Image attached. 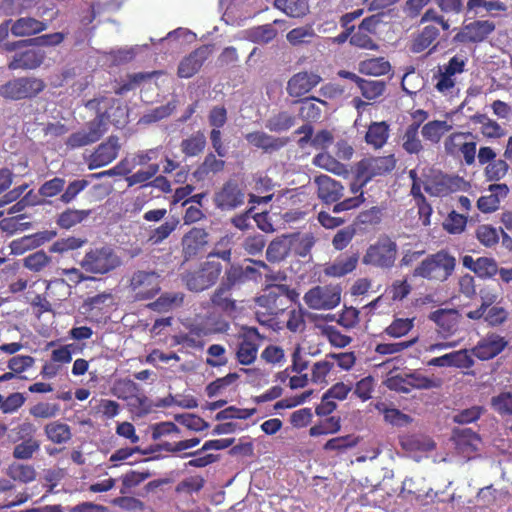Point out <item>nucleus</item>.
I'll use <instances>...</instances> for the list:
<instances>
[{
  "label": "nucleus",
  "instance_id": "1",
  "mask_svg": "<svg viewBox=\"0 0 512 512\" xmlns=\"http://www.w3.org/2000/svg\"><path fill=\"white\" fill-rule=\"evenodd\" d=\"M456 259L445 251H439L425 258L415 269L413 275L428 280L443 282L453 273Z\"/></svg>",
  "mask_w": 512,
  "mask_h": 512
},
{
  "label": "nucleus",
  "instance_id": "2",
  "mask_svg": "<svg viewBox=\"0 0 512 512\" xmlns=\"http://www.w3.org/2000/svg\"><path fill=\"white\" fill-rule=\"evenodd\" d=\"M398 246L391 238L380 237L374 244H371L363 258L365 265H370L380 269H391L397 259Z\"/></svg>",
  "mask_w": 512,
  "mask_h": 512
},
{
  "label": "nucleus",
  "instance_id": "3",
  "mask_svg": "<svg viewBox=\"0 0 512 512\" xmlns=\"http://www.w3.org/2000/svg\"><path fill=\"white\" fill-rule=\"evenodd\" d=\"M120 265V257L109 246L89 250L80 261L81 268L92 274H107Z\"/></svg>",
  "mask_w": 512,
  "mask_h": 512
},
{
  "label": "nucleus",
  "instance_id": "4",
  "mask_svg": "<svg viewBox=\"0 0 512 512\" xmlns=\"http://www.w3.org/2000/svg\"><path fill=\"white\" fill-rule=\"evenodd\" d=\"M109 118L110 115L107 112L98 110L97 116L85 128L68 137L66 145L76 149L97 142L108 131Z\"/></svg>",
  "mask_w": 512,
  "mask_h": 512
},
{
  "label": "nucleus",
  "instance_id": "5",
  "mask_svg": "<svg viewBox=\"0 0 512 512\" xmlns=\"http://www.w3.org/2000/svg\"><path fill=\"white\" fill-rule=\"evenodd\" d=\"M264 337L255 327H244L239 333L235 347V358L240 365H252L258 355Z\"/></svg>",
  "mask_w": 512,
  "mask_h": 512
},
{
  "label": "nucleus",
  "instance_id": "6",
  "mask_svg": "<svg viewBox=\"0 0 512 512\" xmlns=\"http://www.w3.org/2000/svg\"><path fill=\"white\" fill-rule=\"evenodd\" d=\"M46 87L43 80L36 77H20L8 81L0 87V95L10 100L36 97Z\"/></svg>",
  "mask_w": 512,
  "mask_h": 512
},
{
  "label": "nucleus",
  "instance_id": "7",
  "mask_svg": "<svg viewBox=\"0 0 512 512\" xmlns=\"http://www.w3.org/2000/svg\"><path fill=\"white\" fill-rule=\"evenodd\" d=\"M128 288L135 300L151 299L160 291V275L155 271H135Z\"/></svg>",
  "mask_w": 512,
  "mask_h": 512
},
{
  "label": "nucleus",
  "instance_id": "8",
  "mask_svg": "<svg viewBox=\"0 0 512 512\" xmlns=\"http://www.w3.org/2000/svg\"><path fill=\"white\" fill-rule=\"evenodd\" d=\"M222 271V266L216 261H207L201 269L188 272L183 276V281L188 290L201 292L216 283Z\"/></svg>",
  "mask_w": 512,
  "mask_h": 512
},
{
  "label": "nucleus",
  "instance_id": "9",
  "mask_svg": "<svg viewBox=\"0 0 512 512\" xmlns=\"http://www.w3.org/2000/svg\"><path fill=\"white\" fill-rule=\"evenodd\" d=\"M303 300L311 309L331 310L340 303L341 290L337 286H315L305 293Z\"/></svg>",
  "mask_w": 512,
  "mask_h": 512
},
{
  "label": "nucleus",
  "instance_id": "10",
  "mask_svg": "<svg viewBox=\"0 0 512 512\" xmlns=\"http://www.w3.org/2000/svg\"><path fill=\"white\" fill-rule=\"evenodd\" d=\"M246 193L241 184L229 179L214 195V203L222 211L235 210L245 203Z\"/></svg>",
  "mask_w": 512,
  "mask_h": 512
},
{
  "label": "nucleus",
  "instance_id": "11",
  "mask_svg": "<svg viewBox=\"0 0 512 512\" xmlns=\"http://www.w3.org/2000/svg\"><path fill=\"white\" fill-rule=\"evenodd\" d=\"M395 165L393 155L364 159L358 165V180L365 185L373 177L391 172Z\"/></svg>",
  "mask_w": 512,
  "mask_h": 512
},
{
  "label": "nucleus",
  "instance_id": "12",
  "mask_svg": "<svg viewBox=\"0 0 512 512\" xmlns=\"http://www.w3.org/2000/svg\"><path fill=\"white\" fill-rule=\"evenodd\" d=\"M120 149L119 138L114 135L110 136L89 155L87 158L88 169L94 170L110 164L117 158Z\"/></svg>",
  "mask_w": 512,
  "mask_h": 512
},
{
  "label": "nucleus",
  "instance_id": "13",
  "mask_svg": "<svg viewBox=\"0 0 512 512\" xmlns=\"http://www.w3.org/2000/svg\"><path fill=\"white\" fill-rule=\"evenodd\" d=\"M496 28L489 20H476L463 26L455 35L454 40L461 43H480L485 41Z\"/></svg>",
  "mask_w": 512,
  "mask_h": 512
},
{
  "label": "nucleus",
  "instance_id": "14",
  "mask_svg": "<svg viewBox=\"0 0 512 512\" xmlns=\"http://www.w3.org/2000/svg\"><path fill=\"white\" fill-rule=\"evenodd\" d=\"M400 495L402 497H406V495L413 496L416 501L421 502L423 505H427L434 501L438 496V493L434 492L433 489L428 486L424 477L414 476L406 477L404 479Z\"/></svg>",
  "mask_w": 512,
  "mask_h": 512
},
{
  "label": "nucleus",
  "instance_id": "15",
  "mask_svg": "<svg viewBox=\"0 0 512 512\" xmlns=\"http://www.w3.org/2000/svg\"><path fill=\"white\" fill-rule=\"evenodd\" d=\"M508 341L496 333H488L469 351L481 361H487L498 356L506 347Z\"/></svg>",
  "mask_w": 512,
  "mask_h": 512
},
{
  "label": "nucleus",
  "instance_id": "16",
  "mask_svg": "<svg viewBox=\"0 0 512 512\" xmlns=\"http://www.w3.org/2000/svg\"><path fill=\"white\" fill-rule=\"evenodd\" d=\"M429 319L436 324V331L443 339L453 336L458 331L459 314L454 309H438L430 313Z\"/></svg>",
  "mask_w": 512,
  "mask_h": 512
},
{
  "label": "nucleus",
  "instance_id": "17",
  "mask_svg": "<svg viewBox=\"0 0 512 512\" xmlns=\"http://www.w3.org/2000/svg\"><path fill=\"white\" fill-rule=\"evenodd\" d=\"M322 78L314 72L302 71L294 74L287 82V93L289 96L299 98L316 87Z\"/></svg>",
  "mask_w": 512,
  "mask_h": 512
},
{
  "label": "nucleus",
  "instance_id": "18",
  "mask_svg": "<svg viewBox=\"0 0 512 512\" xmlns=\"http://www.w3.org/2000/svg\"><path fill=\"white\" fill-rule=\"evenodd\" d=\"M249 145L262 150L264 153L272 154L285 147L288 143L286 137H275L264 131H253L245 135Z\"/></svg>",
  "mask_w": 512,
  "mask_h": 512
},
{
  "label": "nucleus",
  "instance_id": "19",
  "mask_svg": "<svg viewBox=\"0 0 512 512\" xmlns=\"http://www.w3.org/2000/svg\"><path fill=\"white\" fill-rule=\"evenodd\" d=\"M474 359L469 350L462 349L435 357L427 362L428 366L435 367H455L459 369H469L474 366Z\"/></svg>",
  "mask_w": 512,
  "mask_h": 512
},
{
  "label": "nucleus",
  "instance_id": "20",
  "mask_svg": "<svg viewBox=\"0 0 512 512\" xmlns=\"http://www.w3.org/2000/svg\"><path fill=\"white\" fill-rule=\"evenodd\" d=\"M317 195L326 204L336 203L343 196L344 187L340 182L327 175H319L314 180Z\"/></svg>",
  "mask_w": 512,
  "mask_h": 512
},
{
  "label": "nucleus",
  "instance_id": "21",
  "mask_svg": "<svg viewBox=\"0 0 512 512\" xmlns=\"http://www.w3.org/2000/svg\"><path fill=\"white\" fill-rule=\"evenodd\" d=\"M209 55V48L201 46L185 57L178 66V76L181 78H190L196 74L202 67L204 61Z\"/></svg>",
  "mask_w": 512,
  "mask_h": 512
},
{
  "label": "nucleus",
  "instance_id": "22",
  "mask_svg": "<svg viewBox=\"0 0 512 512\" xmlns=\"http://www.w3.org/2000/svg\"><path fill=\"white\" fill-rule=\"evenodd\" d=\"M358 261V253L341 254L325 267L324 273L330 277H343L355 270Z\"/></svg>",
  "mask_w": 512,
  "mask_h": 512
},
{
  "label": "nucleus",
  "instance_id": "23",
  "mask_svg": "<svg viewBox=\"0 0 512 512\" xmlns=\"http://www.w3.org/2000/svg\"><path fill=\"white\" fill-rule=\"evenodd\" d=\"M44 58L45 53L43 51L36 49H28L23 52L15 53L8 67L11 70L35 69L42 64Z\"/></svg>",
  "mask_w": 512,
  "mask_h": 512
},
{
  "label": "nucleus",
  "instance_id": "24",
  "mask_svg": "<svg viewBox=\"0 0 512 512\" xmlns=\"http://www.w3.org/2000/svg\"><path fill=\"white\" fill-rule=\"evenodd\" d=\"M464 184V180L458 176L445 175L425 185V191L432 196H445L461 189Z\"/></svg>",
  "mask_w": 512,
  "mask_h": 512
},
{
  "label": "nucleus",
  "instance_id": "25",
  "mask_svg": "<svg viewBox=\"0 0 512 512\" xmlns=\"http://www.w3.org/2000/svg\"><path fill=\"white\" fill-rule=\"evenodd\" d=\"M402 149L410 155H418L424 151V144L419 135L417 124H409L400 135Z\"/></svg>",
  "mask_w": 512,
  "mask_h": 512
},
{
  "label": "nucleus",
  "instance_id": "26",
  "mask_svg": "<svg viewBox=\"0 0 512 512\" xmlns=\"http://www.w3.org/2000/svg\"><path fill=\"white\" fill-rule=\"evenodd\" d=\"M452 129V125L444 120H432L421 127V135L427 142L438 144L442 137Z\"/></svg>",
  "mask_w": 512,
  "mask_h": 512
},
{
  "label": "nucleus",
  "instance_id": "27",
  "mask_svg": "<svg viewBox=\"0 0 512 512\" xmlns=\"http://www.w3.org/2000/svg\"><path fill=\"white\" fill-rule=\"evenodd\" d=\"M327 102L315 97H308L300 101L299 116L307 121H317L321 118L323 107Z\"/></svg>",
  "mask_w": 512,
  "mask_h": 512
},
{
  "label": "nucleus",
  "instance_id": "28",
  "mask_svg": "<svg viewBox=\"0 0 512 512\" xmlns=\"http://www.w3.org/2000/svg\"><path fill=\"white\" fill-rule=\"evenodd\" d=\"M457 447L462 452L478 450L481 442L480 436L470 428L455 429L453 432Z\"/></svg>",
  "mask_w": 512,
  "mask_h": 512
},
{
  "label": "nucleus",
  "instance_id": "29",
  "mask_svg": "<svg viewBox=\"0 0 512 512\" xmlns=\"http://www.w3.org/2000/svg\"><path fill=\"white\" fill-rule=\"evenodd\" d=\"M184 301L182 292H165L148 307L153 311L163 313L180 307Z\"/></svg>",
  "mask_w": 512,
  "mask_h": 512
},
{
  "label": "nucleus",
  "instance_id": "30",
  "mask_svg": "<svg viewBox=\"0 0 512 512\" xmlns=\"http://www.w3.org/2000/svg\"><path fill=\"white\" fill-rule=\"evenodd\" d=\"M44 433L48 440L54 444H65L72 438L69 425L60 421H53L44 426Z\"/></svg>",
  "mask_w": 512,
  "mask_h": 512
},
{
  "label": "nucleus",
  "instance_id": "31",
  "mask_svg": "<svg viewBox=\"0 0 512 512\" xmlns=\"http://www.w3.org/2000/svg\"><path fill=\"white\" fill-rule=\"evenodd\" d=\"M47 25L44 22L30 17L20 18L11 27V33L15 36H29L44 31Z\"/></svg>",
  "mask_w": 512,
  "mask_h": 512
},
{
  "label": "nucleus",
  "instance_id": "32",
  "mask_svg": "<svg viewBox=\"0 0 512 512\" xmlns=\"http://www.w3.org/2000/svg\"><path fill=\"white\" fill-rule=\"evenodd\" d=\"M388 137L389 126L386 122H374L369 126L365 140L369 145L378 149L385 145Z\"/></svg>",
  "mask_w": 512,
  "mask_h": 512
},
{
  "label": "nucleus",
  "instance_id": "33",
  "mask_svg": "<svg viewBox=\"0 0 512 512\" xmlns=\"http://www.w3.org/2000/svg\"><path fill=\"white\" fill-rule=\"evenodd\" d=\"M295 124V117L287 111H281L277 114L270 116L265 121V127L276 133H281L289 130Z\"/></svg>",
  "mask_w": 512,
  "mask_h": 512
},
{
  "label": "nucleus",
  "instance_id": "34",
  "mask_svg": "<svg viewBox=\"0 0 512 512\" xmlns=\"http://www.w3.org/2000/svg\"><path fill=\"white\" fill-rule=\"evenodd\" d=\"M274 6L294 18L306 15L309 10L307 0H275Z\"/></svg>",
  "mask_w": 512,
  "mask_h": 512
},
{
  "label": "nucleus",
  "instance_id": "35",
  "mask_svg": "<svg viewBox=\"0 0 512 512\" xmlns=\"http://www.w3.org/2000/svg\"><path fill=\"white\" fill-rule=\"evenodd\" d=\"M439 36V30L434 25L425 26L420 34L415 37L411 50L414 53L423 52L427 49Z\"/></svg>",
  "mask_w": 512,
  "mask_h": 512
},
{
  "label": "nucleus",
  "instance_id": "36",
  "mask_svg": "<svg viewBox=\"0 0 512 512\" xmlns=\"http://www.w3.org/2000/svg\"><path fill=\"white\" fill-rule=\"evenodd\" d=\"M277 35L276 29L272 24H265L247 29L245 37L254 43L266 44L272 41Z\"/></svg>",
  "mask_w": 512,
  "mask_h": 512
},
{
  "label": "nucleus",
  "instance_id": "37",
  "mask_svg": "<svg viewBox=\"0 0 512 512\" xmlns=\"http://www.w3.org/2000/svg\"><path fill=\"white\" fill-rule=\"evenodd\" d=\"M402 381L417 389H432L441 386V380L439 378L428 377L419 371L407 374Z\"/></svg>",
  "mask_w": 512,
  "mask_h": 512
},
{
  "label": "nucleus",
  "instance_id": "38",
  "mask_svg": "<svg viewBox=\"0 0 512 512\" xmlns=\"http://www.w3.org/2000/svg\"><path fill=\"white\" fill-rule=\"evenodd\" d=\"M313 164L336 175L348 173L346 166L327 153H319L313 158Z\"/></svg>",
  "mask_w": 512,
  "mask_h": 512
},
{
  "label": "nucleus",
  "instance_id": "39",
  "mask_svg": "<svg viewBox=\"0 0 512 512\" xmlns=\"http://www.w3.org/2000/svg\"><path fill=\"white\" fill-rule=\"evenodd\" d=\"M506 4L494 0H467V12H474L475 15H482V11L488 13L506 10Z\"/></svg>",
  "mask_w": 512,
  "mask_h": 512
},
{
  "label": "nucleus",
  "instance_id": "40",
  "mask_svg": "<svg viewBox=\"0 0 512 512\" xmlns=\"http://www.w3.org/2000/svg\"><path fill=\"white\" fill-rule=\"evenodd\" d=\"M189 330L192 335L202 338L222 331L223 329L209 318L197 317L189 325Z\"/></svg>",
  "mask_w": 512,
  "mask_h": 512
},
{
  "label": "nucleus",
  "instance_id": "41",
  "mask_svg": "<svg viewBox=\"0 0 512 512\" xmlns=\"http://www.w3.org/2000/svg\"><path fill=\"white\" fill-rule=\"evenodd\" d=\"M181 151L189 157L197 156L206 146V137L204 133L198 131L181 142Z\"/></svg>",
  "mask_w": 512,
  "mask_h": 512
},
{
  "label": "nucleus",
  "instance_id": "42",
  "mask_svg": "<svg viewBox=\"0 0 512 512\" xmlns=\"http://www.w3.org/2000/svg\"><path fill=\"white\" fill-rule=\"evenodd\" d=\"M208 234L204 229L194 228L183 238V244L189 253H196L203 248L208 240Z\"/></svg>",
  "mask_w": 512,
  "mask_h": 512
},
{
  "label": "nucleus",
  "instance_id": "43",
  "mask_svg": "<svg viewBox=\"0 0 512 512\" xmlns=\"http://www.w3.org/2000/svg\"><path fill=\"white\" fill-rule=\"evenodd\" d=\"M490 405L500 416H512V391H502L492 396Z\"/></svg>",
  "mask_w": 512,
  "mask_h": 512
},
{
  "label": "nucleus",
  "instance_id": "44",
  "mask_svg": "<svg viewBox=\"0 0 512 512\" xmlns=\"http://www.w3.org/2000/svg\"><path fill=\"white\" fill-rule=\"evenodd\" d=\"M477 240L485 247L495 246L500 239V228L497 229L488 224L479 225L475 231Z\"/></svg>",
  "mask_w": 512,
  "mask_h": 512
},
{
  "label": "nucleus",
  "instance_id": "45",
  "mask_svg": "<svg viewBox=\"0 0 512 512\" xmlns=\"http://www.w3.org/2000/svg\"><path fill=\"white\" fill-rule=\"evenodd\" d=\"M358 87L363 97L368 100H374L384 93L386 82L383 80H367L362 78V80H359Z\"/></svg>",
  "mask_w": 512,
  "mask_h": 512
},
{
  "label": "nucleus",
  "instance_id": "46",
  "mask_svg": "<svg viewBox=\"0 0 512 512\" xmlns=\"http://www.w3.org/2000/svg\"><path fill=\"white\" fill-rule=\"evenodd\" d=\"M90 214V210L67 209L57 219V224L64 229H70L81 223Z\"/></svg>",
  "mask_w": 512,
  "mask_h": 512
},
{
  "label": "nucleus",
  "instance_id": "47",
  "mask_svg": "<svg viewBox=\"0 0 512 512\" xmlns=\"http://www.w3.org/2000/svg\"><path fill=\"white\" fill-rule=\"evenodd\" d=\"M42 234L24 236L20 239L13 240L10 247L15 255L23 254L25 251L39 246L44 240H47Z\"/></svg>",
  "mask_w": 512,
  "mask_h": 512
},
{
  "label": "nucleus",
  "instance_id": "48",
  "mask_svg": "<svg viewBox=\"0 0 512 512\" xmlns=\"http://www.w3.org/2000/svg\"><path fill=\"white\" fill-rule=\"evenodd\" d=\"M289 252V246L285 238H276L270 242L266 250V258L269 262L282 261Z\"/></svg>",
  "mask_w": 512,
  "mask_h": 512
},
{
  "label": "nucleus",
  "instance_id": "49",
  "mask_svg": "<svg viewBox=\"0 0 512 512\" xmlns=\"http://www.w3.org/2000/svg\"><path fill=\"white\" fill-rule=\"evenodd\" d=\"M211 301L214 306L220 308L228 315H232L236 311L235 301L229 296V290L219 288L213 293Z\"/></svg>",
  "mask_w": 512,
  "mask_h": 512
},
{
  "label": "nucleus",
  "instance_id": "50",
  "mask_svg": "<svg viewBox=\"0 0 512 512\" xmlns=\"http://www.w3.org/2000/svg\"><path fill=\"white\" fill-rule=\"evenodd\" d=\"M39 449L40 442L34 438H28L14 447L13 457L18 460H29Z\"/></svg>",
  "mask_w": 512,
  "mask_h": 512
},
{
  "label": "nucleus",
  "instance_id": "51",
  "mask_svg": "<svg viewBox=\"0 0 512 512\" xmlns=\"http://www.w3.org/2000/svg\"><path fill=\"white\" fill-rule=\"evenodd\" d=\"M414 326V318H396L385 328L384 333L393 338L408 334Z\"/></svg>",
  "mask_w": 512,
  "mask_h": 512
},
{
  "label": "nucleus",
  "instance_id": "52",
  "mask_svg": "<svg viewBox=\"0 0 512 512\" xmlns=\"http://www.w3.org/2000/svg\"><path fill=\"white\" fill-rule=\"evenodd\" d=\"M8 475L13 480L28 483L35 479L36 472L35 469L30 465L12 463L8 468Z\"/></svg>",
  "mask_w": 512,
  "mask_h": 512
},
{
  "label": "nucleus",
  "instance_id": "53",
  "mask_svg": "<svg viewBox=\"0 0 512 512\" xmlns=\"http://www.w3.org/2000/svg\"><path fill=\"white\" fill-rule=\"evenodd\" d=\"M178 223L179 221L174 217L167 219L163 224L151 232L149 241L152 244H160L176 229Z\"/></svg>",
  "mask_w": 512,
  "mask_h": 512
},
{
  "label": "nucleus",
  "instance_id": "54",
  "mask_svg": "<svg viewBox=\"0 0 512 512\" xmlns=\"http://www.w3.org/2000/svg\"><path fill=\"white\" fill-rule=\"evenodd\" d=\"M391 66L384 58H372L361 63V72L380 76L389 72Z\"/></svg>",
  "mask_w": 512,
  "mask_h": 512
},
{
  "label": "nucleus",
  "instance_id": "55",
  "mask_svg": "<svg viewBox=\"0 0 512 512\" xmlns=\"http://www.w3.org/2000/svg\"><path fill=\"white\" fill-rule=\"evenodd\" d=\"M340 419L337 417H329L322 420L319 424H316L310 428V435L317 437L320 435L333 434L340 430Z\"/></svg>",
  "mask_w": 512,
  "mask_h": 512
},
{
  "label": "nucleus",
  "instance_id": "56",
  "mask_svg": "<svg viewBox=\"0 0 512 512\" xmlns=\"http://www.w3.org/2000/svg\"><path fill=\"white\" fill-rule=\"evenodd\" d=\"M298 294L294 290H290L286 285H276L272 287L269 291V293L260 299V301H272L273 303H276L277 300L280 301L281 305H284L283 299L287 301H292L295 297H297Z\"/></svg>",
  "mask_w": 512,
  "mask_h": 512
},
{
  "label": "nucleus",
  "instance_id": "57",
  "mask_svg": "<svg viewBox=\"0 0 512 512\" xmlns=\"http://www.w3.org/2000/svg\"><path fill=\"white\" fill-rule=\"evenodd\" d=\"M176 108V102L170 101L165 105L156 107L155 109L151 110L149 113L143 115L140 119V122L150 124L153 122H157L159 120H162L169 115L172 114V112Z\"/></svg>",
  "mask_w": 512,
  "mask_h": 512
},
{
  "label": "nucleus",
  "instance_id": "58",
  "mask_svg": "<svg viewBox=\"0 0 512 512\" xmlns=\"http://www.w3.org/2000/svg\"><path fill=\"white\" fill-rule=\"evenodd\" d=\"M59 411L60 405L57 403L40 402L32 406L29 413L35 418L49 419L57 416Z\"/></svg>",
  "mask_w": 512,
  "mask_h": 512
},
{
  "label": "nucleus",
  "instance_id": "59",
  "mask_svg": "<svg viewBox=\"0 0 512 512\" xmlns=\"http://www.w3.org/2000/svg\"><path fill=\"white\" fill-rule=\"evenodd\" d=\"M239 378V375L237 373H228L226 376L217 378L213 382L207 385L206 387V393L209 398H213L220 394L222 390L226 389L228 386L233 384L237 379Z\"/></svg>",
  "mask_w": 512,
  "mask_h": 512
},
{
  "label": "nucleus",
  "instance_id": "60",
  "mask_svg": "<svg viewBox=\"0 0 512 512\" xmlns=\"http://www.w3.org/2000/svg\"><path fill=\"white\" fill-rule=\"evenodd\" d=\"M89 185V182L84 179L73 180L63 190L60 196V201L64 204H69Z\"/></svg>",
  "mask_w": 512,
  "mask_h": 512
},
{
  "label": "nucleus",
  "instance_id": "61",
  "mask_svg": "<svg viewBox=\"0 0 512 512\" xmlns=\"http://www.w3.org/2000/svg\"><path fill=\"white\" fill-rule=\"evenodd\" d=\"M51 261L44 251L34 252L24 258V266L34 272L43 270Z\"/></svg>",
  "mask_w": 512,
  "mask_h": 512
},
{
  "label": "nucleus",
  "instance_id": "62",
  "mask_svg": "<svg viewBox=\"0 0 512 512\" xmlns=\"http://www.w3.org/2000/svg\"><path fill=\"white\" fill-rule=\"evenodd\" d=\"M498 272L497 262L493 258L480 257L476 259L475 274L481 278H491Z\"/></svg>",
  "mask_w": 512,
  "mask_h": 512
},
{
  "label": "nucleus",
  "instance_id": "63",
  "mask_svg": "<svg viewBox=\"0 0 512 512\" xmlns=\"http://www.w3.org/2000/svg\"><path fill=\"white\" fill-rule=\"evenodd\" d=\"M208 358L206 359L207 365L211 367L225 366L228 363V359L225 356L226 349L220 344H212L207 349Z\"/></svg>",
  "mask_w": 512,
  "mask_h": 512
},
{
  "label": "nucleus",
  "instance_id": "64",
  "mask_svg": "<svg viewBox=\"0 0 512 512\" xmlns=\"http://www.w3.org/2000/svg\"><path fill=\"white\" fill-rule=\"evenodd\" d=\"M466 224V216L458 214L455 211H452L445 219L443 227L447 232L451 234H460L461 232L464 231Z\"/></svg>",
  "mask_w": 512,
  "mask_h": 512
}]
</instances>
